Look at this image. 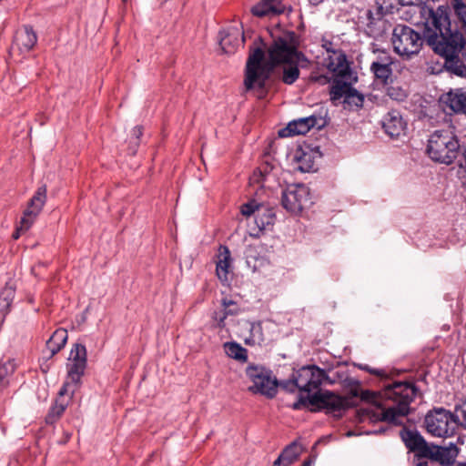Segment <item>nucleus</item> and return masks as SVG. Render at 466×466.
<instances>
[{"instance_id": "1", "label": "nucleus", "mask_w": 466, "mask_h": 466, "mask_svg": "<svg viewBox=\"0 0 466 466\" xmlns=\"http://www.w3.org/2000/svg\"><path fill=\"white\" fill-rule=\"evenodd\" d=\"M420 390L410 381H394L385 385L380 393V400L375 401L377 409H361L358 411L360 422H384L373 431L375 434H385L393 431V428L401 426L399 436L410 452L416 457H427L431 454V443L416 430L404 424V419L410 414V404Z\"/></svg>"}, {"instance_id": "2", "label": "nucleus", "mask_w": 466, "mask_h": 466, "mask_svg": "<svg viewBox=\"0 0 466 466\" xmlns=\"http://www.w3.org/2000/svg\"><path fill=\"white\" fill-rule=\"evenodd\" d=\"M454 21H449L447 13L440 9L430 15L426 44L433 52L444 57L446 70L458 76H466V4L452 0Z\"/></svg>"}, {"instance_id": "3", "label": "nucleus", "mask_w": 466, "mask_h": 466, "mask_svg": "<svg viewBox=\"0 0 466 466\" xmlns=\"http://www.w3.org/2000/svg\"><path fill=\"white\" fill-rule=\"evenodd\" d=\"M329 380L325 370L316 365H307L294 370L290 378L280 381V388L289 393L299 391L298 400L290 405L294 410L308 409L311 412L325 410L336 418H341L344 412L356 405L357 391L352 396L341 397L333 391L319 389Z\"/></svg>"}, {"instance_id": "4", "label": "nucleus", "mask_w": 466, "mask_h": 466, "mask_svg": "<svg viewBox=\"0 0 466 466\" xmlns=\"http://www.w3.org/2000/svg\"><path fill=\"white\" fill-rule=\"evenodd\" d=\"M268 59L265 58V51L260 46H249V54L245 66L244 86L247 91L257 89L265 92L267 83L272 74L277 73L280 64L289 60L303 61L309 64L305 54L292 45L287 39L279 36L275 38L268 48Z\"/></svg>"}, {"instance_id": "5", "label": "nucleus", "mask_w": 466, "mask_h": 466, "mask_svg": "<svg viewBox=\"0 0 466 466\" xmlns=\"http://www.w3.org/2000/svg\"><path fill=\"white\" fill-rule=\"evenodd\" d=\"M466 145H461L458 137L449 129L435 130L428 139L426 153L440 164L450 166L455 161L461 168L464 162Z\"/></svg>"}, {"instance_id": "6", "label": "nucleus", "mask_w": 466, "mask_h": 466, "mask_svg": "<svg viewBox=\"0 0 466 466\" xmlns=\"http://www.w3.org/2000/svg\"><path fill=\"white\" fill-rule=\"evenodd\" d=\"M87 366L86 348L82 343H75L66 363V378L59 390L60 396L70 393L71 398L82 384V377Z\"/></svg>"}, {"instance_id": "7", "label": "nucleus", "mask_w": 466, "mask_h": 466, "mask_svg": "<svg viewBox=\"0 0 466 466\" xmlns=\"http://www.w3.org/2000/svg\"><path fill=\"white\" fill-rule=\"evenodd\" d=\"M246 376L252 382L248 390L253 394H260L273 399L280 387V381L268 368L260 364L249 363L245 370Z\"/></svg>"}, {"instance_id": "8", "label": "nucleus", "mask_w": 466, "mask_h": 466, "mask_svg": "<svg viewBox=\"0 0 466 466\" xmlns=\"http://www.w3.org/2000/svg\"><path fill=\"white\" fill-rule=\"evenodd\" d=\"M391 42L394 51L398 55L410 58L411 56L417 55L420 51L423 43H426L424 30L420 35L410 26L398 25L393 29Z\"/></svg>"}, {"instance_id": "9", "label": "nucleus", "mask_w": 466, "mask_h": 466, "mask_svg": "<svg viewBox=\"0 0 466 466\" xmlns=\"http://www.w3.org/2000/svg\"><path fill=\"white\" fill-rule=\"evenodd\" d=\"M458 423L459 416L440 407L429 410L424 418L426 431L433 436L444 437L449 433V423Z\"/></svg>"}, {"instance_id": "10", "label": "nucleus", "mask_w": 466, "mask_h": 466, "mask_svg": "<svg viewBox=\"0 0 466 466\" xmlns=\"http://www.w3.org/2000/svg\"><path fill=\"white\" fill-rule=\"evenodd\" d=\"M311 203L309 189L304 184H292L282 191L281 205L291 214H299Z\"/></svg>"}, {"instance_id": "11", "label": "nucleus", "mask_w": 466, "mask_h": 466, "mask_svg": "<svg viewBox=\"0 0 466 466\" xmlns=\"http://www.w3.org/2000/svg\"><path fill=\"white\" fill-rule=\"evenodd\" d=\"M327 125L325 118L311 115L290 121L288 126L279 131L280 137H292L297 135H305L311 128L321 129Z\"/></svg>"}, {"instance_id": "12", "label": "nucleus", "mask_w": 466, "mask_h": 466, "mask_svg": "<svg viewBox=\"0 0 466 466\" xmlns=\"http://www.w3.org/2000/svg\"><path fill=\"white\" fill-rule=\"evenodd\" d=\"M317 157H321V152L319 147H312L309 144L299 146L293 156V162L297 165L296 169L302 173L317 170L315 161Z\"/></svg>"}, {"instance_id": "13", "label": "nucleus", "mask_w": 466, "mask_h": 466, "mask_svg": "<svg viewBox=\"0 0 466 466\" xmlns=\"http://www.w3.org/2000/svg\"><path fill=\"white\" fill-rule=\"evenodd\" d=\"M46 201V186L39 187L35 192L34 196L30 198L26 209L24 211V216L21 218L20 224L22 228L28 229L36 216L41 212Z\"/></svg>"}, {"instance_id": "14", "label": "nucleus", "mask_w": 466, "mask_h": 466, "mask_svg": "<svg viewBox=\"0 0 466 466\" xmlns=\"http://www.w3.org/2000/svg\"><path fill=\"white\" fill-rule=\"evenodd\" d=\"M381 125L384 132L391 138L404 135L407 128V123L400 112L395 109L384 115Z\"/></svg>"}, {"instance_id": "15", "label": "nucleus", "mask_w": 466, "mask_h": 466, "mask_svg": "<svg viewBox=\"0 0 466 466\" xmlns=\"http://www.w3.org/2000/svg\"><path fill=\"white\" fill-rule=\"evenodd\" d=\"M275 219L274 209L262 205L254 217L255 227L251 228L250 236L259 238L264 230L273 227Z\"/></svg>"}, {"instance_id": "16", "label": "nucleus", "mask_w": 466, "mask_h": 466, "mask_svg": "<svg viewBox=\"0 0 466 466\" xmlns=\"http://www.w3.org/2000/svg\"><path fill=\"white\" fill-rule=\"evenodd\" d=\"M365 15L367 19L365 34L374 39L383 36L388 27L387 21L383 19V15L378 11L374 13L368 9Z\"/></svg>"}, {"instance_id": "17", "label": "nucleus", "mask_w": 466, "mask_h": 466, "mask_svg": "<svg viewBox=\"0 0 466 466\" xmlns=\"http://www.w3.org/2000/svg\"><path fill=\"white\" fill-rule=\"evenodd\" d=\"M440 0H420V15L422 21V24L424 25V35H426V28L428 21H430V15L431 12L434 13V15L438 14L440 12V9H442L444 13H447L449 21H454L456 18L454 16V10L452 7V0H451V4H444L440 5L437 7L431 6L430 3H437Z\"/></svg>"}, {"instance_id": "18", "label": "nucleus", "mask_w": 466, "mask_h": 466, "mask_svg": "<svg viewBox=\"0 0 466 466\" xmlns=\"http://www.w3.org/2000/svg\"><path fill=\"white\" fill-rule=\"evenodd\" d=\"M459 449L453 444L450 443L448 447H441L431 443L430 460L440 462L442 466L452 465L458 456Z\"/></svg>"}, {"instance_id": "19", "label": "nucleus", "mask_w": 466, "mask_h": 466, "mask_svg": "<svg viewBox=\"0 0 466 466\" xmlns=\"http://www.w3.org/2000/svg\"><path fill=\"white\" fill-rule=\"evenodd\" d=\"M441 101L453 113L466 116V91L463 88H455L441 97Z\"/></svg>"}, {"instance_id": "20", "label": "nucleus", "mask_w": 466, "mask_h": 466, "mask_svg": "<svg viewBox=\"0 0 466 466\" xmlns=\"http://www.w3.org/2000/svg\"><path fill=\"white\" fill-rule=\"evenodd\" d=\"M328 68L339 78L345 80L351 79L353 72L347 59V56L342 50L338 52L334 58H329Z\"/></svg>"}, {"instance_id": "21", "label": "nucleus", "mask_w": 466, "mask_h": 466, "mask_svg": "<svg viewBox=\"0 0 466 466\" xmlns=\"http://www.w3.org/2000/svg\"><path fill=\"white\" fill-rule=\"evenodd\" d=\"M309 64H305L303 61L289 60V62H285L280 64L278 67L277 73L274 75H279V71H281L279 74V78L286 85L294 84L299 77L300 72L299 66L307 67Z\"/></svg>"}, {"instance_id": "22", "label": "nucleus", "mask_w": 466, "mask_h": 466, "mask_svg": "<svg viewBox=\"0 0 466 466\" xmlns=\"http://www.w3.org/2000/svg\"><path fill=\"white\" fill-rule=\"evenodd\" d=\"M218 251L216 273L222 282H227L228 280V274L231 261L230 251L227 246H220Z\"/></svg>"}, {"instance_id": "23", "label": "nucleus", "mask_w": 466, "mask_h": 466, "mask_svg": "<svg viewBox=\"0 0 466 466\" xmlns=\"http://www.w3.org/2000/svg\"><path fill=\"white\" fill-rule=\"evenodd\" d=\"M68 338L67 330L65 329H57L46 341V348L50 351V358L54 357L66 345Z\"/></svg>"}, {"instance_id": "24", "label": "nucleus", "mask_w": 466, "mask_h": 466, "mask_svg": "<svg viewBox=\"0 0 466 466\" xmlns=\"http://www.w3.org/2000/svg\"><path fill=\"white\" fill-rule=\"evenodd\" d=\"M391 63L390 57L385 56L380 58V61L372 62L370 65V70L377 79H380L382 83H386L392 74V69L390 67Z\"/></svg>"}, {"instance_id": "25", "label": "nucleus", "mask_w": 466, "mask_h": 466, "mask_svg": "<svg viewBox=\"0 0 466 466\" xmlns=\"http://www.w3.org/2000/svg\"><path fill=\"white\" fill-rule=\"evenodd\" d=\"M299 457V451L296 441L289 444L274 461L273 466H289Z\"/></svg>"}, {"instance_id": "26", "label": "nucleus", "mask_w": 466, "mask_h": 466, "mask_svg": "<svg viewBox=\"0 0 466 466\" xmlns=\"http://www.w3.org/2000/svg\"><path fill=\"white\" fill-rule=\"evenodd\" d=\"M16 41L21 50L30 51L37 42V35L31 25H25L16 35Z\"/></svg>"}, {"instance_id": "27", "label": "nucleus", "mask_w": 466, "mask_h": 466, "mask_svg": "<svg viewBox=\"0 0 466 466\" xmlns=\"http://www.w3.org/2000/svg\"><path fill=\"white\" fill-rule=\"evenodd\" d=\"M58 395H60V394L58 393ZM62 397L63 396H59V398H57L55 400L54 404L50 407V409L45 418L46 424L52 425V424L56 423L61 418L63 413L65 412V410L68 405V401H66L65 400H63Z\"/></svg>"}, {"instance_id": "28", "label": "nucleus", "mask_w": 466, "mask_h": 466, "mask_svg": "<svg viewBox=\"0 0 466 466\" xmlns=\"http://www.w3.org/2000/svg\"><path fill=\"white\" fill-rule=\"evenodd\" d=\"M243 42L244 38L242 37V39L239 40L237 31L228 32L220 38L219 46L225 54H234Z\"/></svg>"}, {"instance_id": "29", "label": "nucleus", "mask_w": 466, "mask_h": 466, "mask_svg": "<svg viewBox=\"0 0 466 466\" xmlns=\"http://www.w3.org/2000/svg\"><path fill=\"white\" fill-rule=\"evenodd\" d=\"M224 350L226 354L238 361L247 362L248 361V350L242 347L239 343L231 341L224 344Z\"/></svg>"}, {"instance_id": "30", "label": "nucleus", "mask_w": 466, "mask_h": 466, "mask_svg": "<svg viewBox=\"0 0 466 466\" xmlns=\"http://www.w3.org/2000/svg\"><path fill=\"white\" fill-rule=\"evenodd\" d=\"M15 294V289L6 283L0 290V313L5 315L10 310Z\"/></svg>"}, {"instance_id": "31", "label": "nucleus", "mask_w": 466, "mask_h": 466, "mask_svg": "<svg viewBox=\"0 0 466 466\" xmlns=\"http://www.w3.org/2000/svg\"><path fill=\"white\" fill-rule=\"evenodd\" d=\"M364 99V95L352 86L344 98V107L349 110H359L363 106Z\"/></svg>"}, {"instance_id": "32", "label": "nucleus", "mask_w": 466, "mask_h": 466, "mask_svg": "<svg viewBox=\"0 0 466 466\" xmlns=\"http://www.w3.org/2000/svg\"><path fill=\"white\" fill-rule=\"evenodd\" d=\"M251 13L255 16L264 17L270 15H280L283 10L269 2L262 1L251 8Z\"/></svg>"}, {"instance_id": "33", "label": "nucleus", "mask_w": 466, "mask_h": 466, "mask_svg": "<svg viewBox=\"0 0 466 466\" xmlns=\"http://www.w3.org/2000/svg\"><path fill=\"white\" fill-rule=\"evenodd\" d=\"M246 324L248 325L250 335L248 339H245L246 344L253 345L255 343L260 344L265 341L262 323L260 321L250 322L246 321Z\"/></svg>"}, {"instance_id": "34", "label": "nucleus", "mask_w": 466, "mask_h": 466, "mask_svg": "<svg viewBox=\"0 0 466 466\" xmlns=\"http://www.w3.org/2000/svg\"><path fill=\"white\" fill-rule=\"evenodd\" d=\"M342 78H336L333 81V84L330 86V96L331 99H340L341 97H346V95L349 93V91L352 88V86L350 83H348L346 81H343Z\"/></svg>"}, {"instance_id": "35", "label": "nucleus", "mask_w": 466, "mask_h": 466, "mask_svg": "<svg viewBox=\"0 0 466 466\" xmlns=\"http://www.w3.org/2000/svg\"><path fill=\"white\" fill-rule=\"evenodd\" d=\"M15 363L11 360L0 364V392L8 387L9 377L15 372Z\"/></svg>"}, {"instance_id": "36", "label": "nucleus", "mask_w": 466, "mask_h": 466, "mask_svg": "<svg viewBox=\"0 0 466 466\" xmlns=\"http://www.w3.org/2000/svg\"><path fill=\"white\" fill-rule=\"evenodd\" d=\"M375 2L378 6V12L382 15H392L398 9L395 0H375Z\"/></svg>"}, {"instance_id": "37", "label": "nucleus", "mask_w": 466, "mask_h": 466, "mask_svg": "<svg viewBox=\"0 0 466 466\" xmlns=\"http://www.w3.org/2000/svg\"><path fill=\"white\" fill-rule=\"evenodd\" d=\"M420 8L419 5H415V6H401L400 8L398 7L396 12L402 19L411 22L417 12L420 13Z\"/></svg>"}, {"instance_id": "38", "label": "nucleus", "mask_w": 466, "mask_h": 466, "mask_svg": "<svg viewBox=\"0 0 466 466\" xmlns=\"http://www.w3.org/2000/svg\"><path fill=\"white\" fill-rule=\"evenodd\" d=\"M221 306L223 308V311L228 316H236L240 312L238 303L232 299H228L227 298L222 299Z\"/></svg>"}, {"instance_id": "39", "label": "nucleus", "mask_w": 466, "mask_h": 466, "mask_svg": "<svg viewBox=\"0 0 466 466\" xmlns=\"http://www.w3.org/2000/svg\"><path fill=\"white\" fill-rule=\"evenodd\" d=\"M387 95L393 100L403 101L407 97L406 91L400 86H389L387 88Z\"/></svg>"}, {"instance_id": "40", "label": "nucleus", "mask_w": 466, "mask_h": 466, "mask_svg": "<svg viewBox=\"0 0 466 466\" xmlns=\"http://www.w3.org/2000/svg\"><path fill=\"white\" fill-rule=\"evenodd\" d=\"M228 316L225 314V312L223 311V309L219 311H214L213 314H212V320H213V324H212V327L215 328V329H223L226 328V319L228 318Z\"/></svg>"}, {"instance_id": "41", "label": "nucleus", "mask_w": 466, "mask_h": 466, "mask_svg": "<svg viewBox=\"0 0 466 466\" xmlns=\"http://www.w3.org/2000/svg\"><path fill=\"white\" fill-rule=\"evenodd\" d=\"M261 206V204H258L255 200L248 201L241 206V213L246 217L255 216Z\"/></svg>"}, {"instance_id": "42", "label": "nucleus", "mask_w": 466, "mask_h": 466, "mask_svg": "<svg viewBox=\"0 0 466 466\" xmlns=\"http://www.w3.org/2000/svg\"><path fill=\"white\" fill-rule=\"evenodd\" d=\"M455 412L461 411V419L459 418L458 425L466 429V397L461 400L460 403H456L454 407Z\"/></svg>"}, {"instance_id": "43", "label": "nucleus", "mask_w": 466, "mask_h": 466, "mask_svg": "<svg viewBox=\"0 0 466 466\" xmlns=\"http://www.w3.org/2000/svg\"><path fill=\"white\" fill-rule=\"evenodd\" d=\"M143 135V127L141 126H136L131 131L130 144H134L136 147L139 145L140 137Z\"/></svg>"}, {"instance_id": "44", "label": "nucleus", "mask_w": 466, "mask_h": 466, "mask_svg": "<svg viewBox=\"0 0 466 466\" xmlns=\"http://www.w3.org/2000/svg\"><path fill=\"white\" fill-rule=\"evenodd\" d=\"M360 369H361L363 370H366L369 373L374 374V375H376L378 377H380V378H386L387 377V372H386L385 370L373 369V368H370L368 365H360Z\"/></svg>"}, {"instance_id": "45", "label": "nucleus", "mask_w": 466, "mask_h": 466, "mask_svg": "<svg viewBox=\"0 0 466 466\" xmlns=\"http://www.w3.org/2000/svg\"><path fill=\"white\" fill-rule=\"evenodd\" d=\"M425 459H430V457H416V454L413 455V463L416 466H428V461Z\"/></svg>"}, {"instance_id": "46", "label": "nucleus", "mask_w": 466, "mask_h": 466, "mask_svg": "<svg viewBox=\"0 0 466 466\" xmlns=\"http://www.w3.org/2000/svg\"><path fill=\"white\" fill-rule=\"evenodd\" d=\"M398 4L401 6H415V5L420 6V0H398Z\"/></svg>"}, {"instance_id": "47", "label": "nucleus", "mask_w": 466, "mask_h": 466, "mask_svg": "<svg viewBox=\"0 0 466 466\" xmlns=\"http://www.w3.org/2000/svg\"><path fill=\"white\" fill-rule=\"evenodd\" d=\"M331 46H332V43H331V42H329V44L325 45V46H324V47H325V49H326V51H327L328 53H332V54H334V55L336 56V55H337V53H338V52H339L340 50H335V49H333V48L331 47Z\"/></svg>"}, {"instance_id": "48", "label": "nucleus", "mask_w": 466, "mask_h": 466, "mask_svg": "<svg viewBox=\"0 0 466 466\" xmlns=\"http://www.w3.org/2000/svg\"><path fill=\"white\" fill-rule=\"evenodd\" d=\"M329 77L324 75H321L317 77V81H319L321 84H325V83L329 82Z\"/></svg>"}, {"instance_id": "49", "label": "nucleus", "mask_w": 466, "mask_h": 466, "mask_svg": "<svg viewBox=\"0 0 466 466\" xmlns=\"http://www.w3.org/2000/svg\"><path fill=\"white\" fill-rule=\"evenodd\" d=\"M312 463H313V460L310 457H309L308 459H306L303 461L302 466H312Z\"/></svg>"}, {"instance_id": "50", "label": "nucleus", "mask_w": 466, "mask_h": 466, "mask_svg": "<svg viewBox=\"0 0 466 466\" xmlns=\"http://www.w3.org/2000/svg\"><path fill=\"white\" fill-rule=\"evenodd\" d=\"M19 230H26V229L25 228H22V225H21L20 228H17V231L15 233H14V235H13L14 238H18V237H19Z\"/></svg>"}, {"instance_id": "51", "label": "nucleus", "mask_w": 466, "mask_h": 466, "mask_svg": "<svg viewBox=\"0 0 466 466\" xmlns=\"http://www.w3.org/2000/svg\"><path fill=\"white\" fill-rule=\"evenodd\" d=\"M370 395H371V392L369 390H366V391L362 392L361 399L367 400Z\"/></svg>"}, {"instance_id": "52", "label": "nucleus", "mask_w": 466, "mask_h": 466, "mask_svg": "<svg viewBox=\"0 0 466 466\" xmlns=\"http://www.w3.org/2000/svg\"><path fill=\"white\" fill-rule=\"evenodd\" d=\"M309 1L313 5H318L321 4L322 2H324V0H309Z\"/></svg>"}, {"instance_id": "53", "label": "nucleus", "mask_w": 466, "mask_h": 466, "mask_svg": "<svg viewBox=\"0 0 466 466\" xmlns=\"http://www.w3.org/2000/svg\"><path fill=\"white\" fill-rule=\"evenodd\" d=\"M461 168L464 169L465 172H466V149H465V152H464V162L462 164H461Z\"/></svg>"}, {"instance_id": "54", "label": "nucleus", "mask_w": 466, "mask_h": 466, "mask_svg": "<svg viewBox=\"0 0 466 466\" xmlns=\"http://www.w3.org/2000/svg\"><path fill=\"white\" fill-rule=\"evenodd\" d=\"M426 377H427V373H423V374L420 375L419 380L425 381Z\"/></svg>"}, {"instance_id": "55", "label": "nucleus", "mask_w": 466, "mask_h": 466, "mask_svg": "<svg viewBox=\"0 0 466 466\" xmlns=\"http://www.w3.org/2000/svg\"><path fill=\"white\" fill-rule=\"evenodd\" d=\"M456 466H466V462H459Z\"/></svg>"}, {"instance_id": "56", "label": "nucleus", "mask_w": 466, "mask_h": 466, "mask_svg": "<svg viewBox=\"0 0 466 466\" xmlns=\"http://www.w3.org/2000/svg\"><path fill=\"white\" fill-rule=\"evenodd\" d=\"M122 2H123V3H127V0H122Z\"/></svg>"}]
</instances>
